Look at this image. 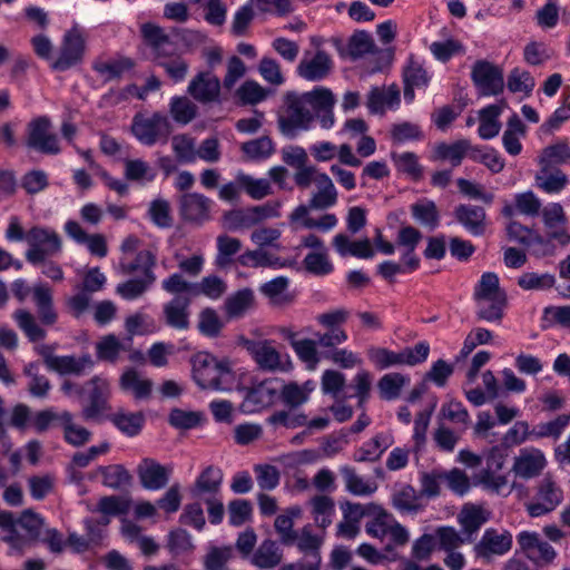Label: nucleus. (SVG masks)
<instances>
[{
	"mask_svg": "<svg viewBox=\"0 0 570 570\" xmlns=\"http://www.w3.org/2000/svg\"><path fill=\"white\" fill-rule=\"evenodd\" d=\"M570 159V147L566 141H559L546 147L539 158L540 166L553 167L554 165L566 164Z\"/></svg>",
	"mask_w": 570,
	"mask_h": 570,
	"instance_id": "nucleus-47",
	"label": "nucleus"
},
{
	"mask_svg": "<svg viewBox=\"0 0 570 570\" xmlns=\"http://www.w3.org/2000/svg\"><path fill=\"white\" fill-rule=\"evenodd\" d=\"M242 345L250 353L259 368L272 372L281 368V355L269 341L242 338Z\"/></svg>",
	"mask_w": 570,
	"mask_h": 570,
	"instance_id": "nucleus-14",
	"label": "nucleus"
},
{
	"mask_svg": "<svg viewBox=\"0 0 570 570\" xmlns=\"http://www.w3.org/2000/svg\"><path fill=\"white\" fill-rule=\"evenodd\" d=\"M335 104L334 96L330 89H316V98L314 104V118L316 117L321 126L328 129L334 124L333 106Z\"/></svg>",
	"mask_w": 570,
	"mask_h": 570,
	"instance_id": "nucleus-30",
	"label": "nucleus"
},
{
	"mask_svg": "<svg viewBox=\"0 0 570 570\" xmlns=\"http://www.w3.org/2000/svg\"><path fill=\"white\" fill-rule=\"evenodd\" d=\"M222 482L223 472L209 465L199 474L191 492L195 497H199L203 493L216 494L220 489Z\"/></svg>",
	"mask_w": 570,
	"mask_h": 570,
	"instance_id": "nucleus-36",
	"label": "nucleus"
},
{
	"mask_svg": "<svg viewBox=\"0 0 570 570\" xmlns=\"http://www.w3.org/2000/svg\"><path fill=\"white\" fill-rule=\"evenodd\" d=\"M404 80V97L407 100H413L414 88L426 86L429 76L426 70L411 57L409 63L403 71Z\"/></svg>",
	"mask_w": 570,
	"mask_h": 570,
	"instance_id": "nucleus-31",
	"label": "nucleus"
},
{
	"mask_svg": "<svg viewBox=\"0 0 570 570\" xmlns=\"http://www.w3.org/2000/svg\"><path fill=\"white\" fill-rule=\"evenodd\" d=\"M316 89L302 95L289 91L284 96V104L278 112L277 124L281 132L296 137L298 130H307L314 120Z\"/></svg>",
	"mask_w": 570,
	"mask_h": 570,
	"instance_id": "nucleus-1",
	"label": "nucleus"
},
{
	"mask_svg": "<svg viewBox=\"0 0 570 570\" xmlns=\"http://www.w3.org/2000/svg\"><path fill=\"white\" fill-rule=\"evenodd\" d=\"M156 256L150 250H140L137 253L134 262L119 264V271L124 275H131L140 271L142 278H132L118 284L116 291L125 299H135L141 296L155 282Z\"/></svg>",
	"mask_w": 570,
	"mask_h": 570,
	"instance_id": "nucleus-2",
	"label": "nucleus"
},
{
	"mask_svg": "<svg viewBox=\"0 0 570 570\" xmlns=\"http://www.w3.org/2000/svg\"><path fill=\"white\" fill-rule=\"evenodd\" d=\"M512 547V535L508 531L499 533L495 529H487L481 540L474 546L476 557L491 559L502 556Z\"/></svg>",
	"mask_w": 570,
	"mask_h": 570,
	"instance_id": "nucleus-11",
	"label": "nucleus"
},
{
	"mask_svg": "<svg viewBox=\"0 0 570 570\" xmlns=\"http://www.w3.org/2000/svg\"><path fill=\"white\" fill-rule=\"evenodd\" d=\"M556 283L552 274L524 273L518 279V285L527 291H543L551 288Z\"/></svg>",
	"mask_w": 570,
	"mask_h": 570,
	"instance_id": "nucleus-59",
	"label": "nucleus"
},
{
	"mask_svg": "<svg viewBox=\"0 0 570 570\" xmlns=\"http://www.w3.org/2000/svg\"><path fill=\"white\" fill-rule=\"evenodd\" d=\"M266 97L267 91L254 80H246L236 90V98L243 106L256 105L263 101Z\"/></svg>",
	"mask_w": 570,
	"mask_h": 570,
	"instance_id": "nucleus-57",
	"label": "nucleus"
},
{
	"mask_svg": "<svg viewBox=\"0 0 570 570\" xmlns=\"http://www.w3.org/2000/svg\"><path fill=\"white\" fill-rule=\"evenodd\" d=\"M17 525L19 524L11 511H0V529L7 533L2 540L9 543L11 548L22 551L24 544L29 541L19 533Z\"/></svg>",
	"mask_w": 570,
	"mask_h": 570,
	"instance_id": "nucleus-38",
	"label": "nucleus"
},
{
	"mask_svg": "<svg viewBox=\"0 0 570 570\" xmlns=\"http://www.w3.org/2000/svg\"><path fill=\"white\" fill-rule=\"evenodd\" d=\"M18 326L31 342H39L46 337V331L39 326L36 317L26 309H18L13 315Z\"/></svg>",
	"mask_w": 570,
	"mask_h": 570,
	"instance_id": "nucleus-46",
	"label": "nucleus"
},
{
	"mask_svg": "<svg viewBox=\"0 0 570 570\" xmlns=\"http://www.w3.org/2000/svg\"><path fill=\"white\" fill-rule=\"evenodd\" d=\"M94 361L89 354H85L79 358L75 356H60L58 364L53 372L61 375L75 374L81 375L86 368H91Z\"/></svg>",
	"mask_w": 570,
	"mask_h": 570,
	"instance_id": "nucleus-50",
	"label": "nucleus"
},
{
	"mask_svg": "<svg viewBox=\"0 0 570 570\" xmlns=\"http://www.w3.org/2000/svg\"><path fill=\"white\" fill-rule=\"evenodd\" d=\"M26 146L45 155H58L61 151L49 117L40 116L28 124Z\"/></svg>",
	"mask_w": 570,
	"mask_h": 570,
	"instance_id": "nucleus-6",
	"label": "nucleus"
},
{
	"mask_svg": "<svg viewBox=\"0 0 570 570\" xmlns=\"http://www.w3.org/2000/svg\"><path fill=\"white\" fill-rule=\"evenodd\" d=\"M87 385L91 386L89 393V405L83 409V417L87 420L98 417L108 409L107 399L109 395V384L105 379L94 376Z\"/></svg>",
	"mask_w": 570,
	"mask_h": 570,
	"instance_id": "nucleus-18",
	"label": "nucleus"
},
{
	"mask_svg": "<svg viewBox=\"0 0 570 570\" xmlns=\"http://www.w3.org/2000/svg\"><path fill=\"white\" fill-rule=\"evenodd\" d=\"M341 474L345 481L346 490L354 495H368L376 490V485L361 478L351 466H342Z\"/></svg>",
	"mask_w": 570,
	"mask_h": 570,
	"instance_id": "nucleus-48",
	"label": "nucleus"
},
{
	"mask_svg": "<svg viewBox=\"0 0 570 570\" xmlns=\"http://www.w3.org/2000/svg\"><path fill=\"white\" fill-rule=\"evenodd\" d=\"M471 149V142L468 139H459L452 144L440 142L435 146L433 159L450 160L453 167L461 165L463 158Z\"/></svg>",
	"mask_w": 570,
	"mask_h": 570,
	"instance_id": "nucleus-27",
	"label": "nucleus"
},
{
	"mask_svg": "<svg viewBox=\"0 0 570 570\" xmlns=\"http://www.w3.org/2000/svg\"><path fill=\"white\" fill-rule=\"evenodd\" d=\"M121 350L122 345L114 334L104 336L96 345L98 360L110 363L117 361Z\"/></svg>",
	"mask_w": 570,
	"mask_h": 570,
	"instance_id": "nucleus-62",
	"label": "nucleus"
},
{
	"mask_svg": "<svg viewBox=\"0 0 570 570\" xmlns=\"http://www.w3.org/2000/svg\"><path fill=\"white\" fill-rule=\"evenodd\" d=\"M238 186L253 199L259 200L272 194L271 183L265 179H256L249 175L239 173L237 175Z\"/></svg>",
	"mask_w": 570,
	"mask_h": 570,
	"instance_id": "nucleus-42",
	"label": "nucleus"
},
{
	"mask_svg": "<svg viewBox=\"0 0 570 570\" xmlns=\"http://www.w3.org/2000/svg\"><path fill=\"white\" fill-rule=\"evenodd\" d=\"M119 385L122 391L132 392L135 399L146 400L150 397L154 384L151 380L140 379L135 368H128L121 374Z\"/></svg>",
	"mask_w": 570,
	"mask_h": 570,
	"instance_id": "nucleus-28",
	"label": "nucleus"
},
{
	"mask_svg": "<svg viewBox=\"0 0 570 570\" xmlns=\"http://www.w3.org/2000/svg\"><path fill=\"white\" fill-rule=\"evenodd\" d=\"M288 278L278 276L259 286V292L269 299V303L277 307L291 305L295 295L287 292Z\"/></svg>",
	"mask_w": 570,
	"mask_h": 570,
	"instance_id": "nucleus-22",
	"label": "nucleus"
},
{
	"mask_svg": "<svg viewBox=\"0 0 570 570\" xmlns=\"http://www.w3.org/2000/svg\"><path fill=\"white\" fill-rule=\"evenodd\" d=\"M65 232L77 243L87 244L88 249L92 255L98 257H105L107 255V244L104 235H88L76 220H68L65 224Z\"/></svg>",
	"mask_w": 570,
	"mask_h": 570,
	"instance_id": "nucleus-20",
	"label": "nucleus"
},
{
	"mask_svg": "<svg viewBox=\"0 0 570 570\" xmlns=\"http://www.w3.org/2000/svg\"><path fill=\"white\" fill-rule=\"evenodd\" d=\"M238 262L242 266L252 268L259 267H284L285 262L281 257L273 254L268 249L259 248L253 250H246L238 257Z\"/></svg>",
	"mask_w": 570,
	"mask_h": 570,
	"instance_id": "nucleus-29",
	"label": "nucleus"
},
{
	"mask_svg": "<svg viewBox=\"0 0 570 570\" xmlns=\"http://www.w3.org/2000/svg\"><path fill=\"white\" fill-rule=\"evenodd\" d=\"M242 248V242L238 238L229 237L227 235H220L217 237V249L218 254L216 257V264L219 267H225L232 261L230 257L238 253Z\"/></svg>",
	"mask_w": 570,
	"mask_h": 570,
	"instance_id": "nucleus-58",
	"label": "nucleus"
},
{
	"mask_svg": "<svg viewBox=\"0 0 570 570\" xmlns=\"http://www.w3.org/2000/svg\"><path fill=\"white\" fill-rule=\"evenodd\" d=\"M33 299L42 324L53 325L57 322L58 316L56 311L53 309L51 289L45 285L35 286Z\"/></svg>",
	"mask_w": 570,
	"mask_h": 570,
	"instance_id": "nucleus-33",
	"label": "nucleus"
},
{
	"mask_svg": "<svg viewBox=\"0 0 570 570\" xmlns=\"http://www.w3.org/2000/svg\"><path fill=\"white\" fill-rule=\"evenodd\" d=\"M100 472L104 476V484L112 489L129 485L132 481L130 473L120 464L101 466Z\"/></svg>",
	"mask_w": 570,
	"mask_h": 570,
	"instance_id": "nucleus-56",
	"label": "nucleus"
},
{
	"mask_svg": "<svg viewBox=\"0 0 570 570\" xmlns=\"http://www.w3.org/2000/svg\"><path fill=\"white\" fill-rule=\"evenodd\" d=\"M391 157L395 163V166L399 171L409 175L414 180H419L422 178L423 168L419 164L417 156L414 153H392Z\"/></svg>",
	"mask_w": 570,
	"mask_h": 570,
	"instance_id": "nucleus-51",
	"label": "nucleus"
},
{
	"mask_svg": "<svg viewBox=\"0 0 570 570\" xmlns=\"http://www.w3.org/2000/svg\"><path fill=\"white\" fill-rule=\"evenodd\" d=\"M409 381V377L401 373L383 375L377 383L381 397L387 401L397 399L401 395L403 386L407 384Z\"/></svg>",
	"mask_w": 570,
	"mask_h": 570,
	"instance_id": "nucleus-40",
	"label": "nucleus"
},
{
	"mask_svg": "<svg viewBox=\"0 0 570 570\" xmlns=\"http://www.w3.org/2000/svg\"><path fill=\"white\" fill-rule=\"evenodd\" d=\"M391 435L377 434L364 448L358 449L353 459L356 462H374L392 444Z\"/></svg>",
	"mask_w": 570,
	"mask_h": 570,
	"instance_id": "nucleus-35",
	"label": "nucleus"
},
{
	"mask_svg": "<svg viewBox=\"0 0 570 570\" xmlns=\"http://www.w3.org/2000/svg\"><path fill=\"white\" fill-rule=\"evenodd\" d=\"M135 67V61L128 57L120 59L98 62L94 69L100 75H107V80L119 79L124 72L131 70Z\"/></svg>",
	"mask_w": 570,
	"mask_h": 570,
	"instance_id": "nucleus-55",
	"label": "nucleus"
},
{
	"mask_svg": "<svg viewBox=\"0 0 570 570\" xmlns=\"http://www.w3.org/2000/svg\"><path fill=\"white\" fill-rule=\"evenodd\" d=\"M297 548L305 553H311L313 561L312 563L318 564L321 563L320 557V547L322 544V540L312 533L311 527L305 525L302 529L301 535H297Z\"/></svg>",
	"mask_w": 570,
	"mask_h": 570,
	"instance_id": "nucleus-60",
	"label": "nucleus"
},
{
	"mask_svg": "<svg viewBox=\"0 0 570 570\" xmlns=\"http://www.w3.org/2000/svg\"><path fill=\"white\" fill-rule=\"evenodd\" d=\"M282 561V553L275 541L265 540L253 556L252 562L262 569H273Z\"/></svg>",
	"mask_w": 570,
	"mask_h": 570,
	"instance_id": "nucleus-37",
	"label": "nucleus"
},
{
	"mask_svg": "<svg viewBox=\"0 0 570 570\" xmlns=\"http://www.w3.org/2000/svg\"><path fill=\"white\" fill-rule=\"evenodd\" d=\"M419 495L412 485H404L393 495V505L402 512H416L420 509Z\"/></svg>",
	"mask_w": 570,
	"mask_h": 570,
	"instance_id": "nucleus-64",
	"label": "nucleus"
},
{
	"mask_svg": "<svg viewBox=\"0 0 570 570\" xmlns=\"http://www.w3.org/2000/svg\"><path fill=\"white\" fill-rule=\"evenodd\" d=\"M412 216L422 225L434 228L439 225V212L433 202L416 203L411 206Z\"/></svg>",
	"mask_w": 570,
	"mask_h": 570,
	"instance_id": "nucleus-61",
	"label": "nucleus"
},
{
	"mask_svg": "<svg viewBox=\"0 0 570 570\" xmlns=\"http://www.w3.org/2000/svg\"><path fill=\"white\" fill-rule=\"evenodd\" d=\"M476 302L507 298L505 292L500 288L499 277L495 273L482 274L479 284L476 285L473 294Z\"/></svg>",
	"mask_w": 570,
	"mask_h": 570,
	"instance_id": "nucleus-32",
	"label": "nucleus"
},
{
	"mask_svg": "<svg viewBox=\"0 0 570 570\" xmlns=\"http://www.w3.org/2000/svg\"><path fill=\"white\" fill-rule=\"evenodd\" d=\"M276 390L268 382H262L249 389L242 403L245 412H257L261 409L271 405L274 402Z\"/></svg>",
	"mask_w": 570,
	"mask_h": 570,
	"instance_id": "nucleus-23",
	"label": "nucleus"
},
{
	"mask_svg": "<svg viewBox=\"0 0 570 570\" xmlns=\"http://www.w3.org/2000/svg\"><path fill=\"white\" fill-rule=\"evenodd\" d=\"M188 94L202 104H210L219 100L220 80L212 71L196 75L188 86Z\"/></svg>",
	"mask_w": 570,
	"mask_h": 570,
	"instance_id": "nucleus-12",
	"label": "nucleus"
},
{
	"mask_svg": "<svg viewBox=\"0 0 570 570\" xmlns=\"http://www.w3.org/2000/svg\"><path fill=\"white\" fill-rule=\"evenodd\" d=\"M26 242L30 247L45 248L53 254L61 250V238L52 229L35 226L26 234Z\"/></svg>",
	"mask_w": 570,
	"mask_h": 570,
	"instance_id": "nucleus-26",
	"label": "nucleus"
},
{
	"mask_svg": "<svg viewBox=\"0 0 570 570\" xmlns=\"http://www.w3.org/2000/svg\"><path fill=\"white\" fill-rule=\"evenodd\" d=\"M505 106L507 102L501 100L500 104L490 105L480 110V126L478 131L481 138L491 139L500 132L501 122L499 121V116Z\"/></svg>",
	"mask_w": 570,
	"mask_h": 570,
	"instance_id": "nucleus-25",
	"label": "nucleus"
},
{
	"mask_svg": "<svg viewBox=\"0 0 570 570\" xmlns=\"http://www.w3.org/2000/svg\"><path fill=\"white\" fill-rule=\"evenodd\" d=\"M299 513V508H291L287 510L286 514H281L275 519L274 527L284 546H292L297 540V533L293 530V518L298 517Z\"/></svg>",
	"mask_w": 570,
	"mask_h": 570,
	"instance_id": "nucleus-41",
	"label": "nucleus"
},
{
	"mask_svg": "<svg viewBox=\"0 0 570 570\" xmlns=\"http://www.w3.org/2000/svg\"><path fill=\"white\" fill-rule=\"evenodd\" d=\"M17 523L26 531L24 537L29 542H35L39 539L43 519L33 510H23L19 519H17Z\"/></svg>",
	"mask_w": 570,
	"mask_h": 570,
	"instance_id": "nucleus-53",
	"label": "nucleus"
},
{
	"mask_svg": "<svg viewBox=\"0 0 570 570\" xmlns=\"http://www.w3.org/2000/svg\"><path fill=\"white\" fill-rule=\"evenodd\" d=\"M537 497V502L527 504V511L533 518L553 511L561 503L563 493L550 476H546L538 485Z\"/></svg>",
	"mask_w": 570,
	"mask_h": 570,
	"instance_id": "nucleus-9",
	"label": "nucleus"
},
{
	"mask_svg": "<svg viewBox=\"0 0 570 570\" xmlns=\"http://www.w3.org/2000/svg\"><path fill=\"white\" fill-rule=\"evenodd\" d=\"M312 513L314 520L320 528H327L332 523L331 517L335 511V503L331 497L315 495L311 499Z\"/></svg>",
	"mask_w": 570,
	"mask_h": 570,
	"instance_id": "nucleus-39",
	"label": "nucleus"
},
{
	"mask_svg": "<svg viewBox=\"0 0 570 570\" xmlns=\"http://www.w3.org/2000/svg\"><path fill=\"white\" fill-rule=\"evenodd\" d=\"M507 234L510 239L524 246H530L532 244L541 246L547 245L546 238H543L539 233L515 220L508 225Z\"/></svg>",
	"mask_w": 570,
	"mask_h": 570,
	"instance_id": "nucleus-43",
	"label": "nucleus"
},
{
	"mask_svg": "<svg viewBox=\"0 0 570 570\" xmlns=\"http://www.w3.org/2000/svg\"><path fill=\"white\" fill-rule=\"evenodd\" d=\"M210 204L202 194L187 193L179 199V212L184 220L200 225L210 218Z\"/></svg>",
	"mask_w": 570,
	"mask_h": 570,
	"instance_id": "nucleus-10",
	"label": "nucleus"
},
{
	"mask_svg": "<svg viewBox=\"0 0 570 570\" xmlns=\"http://www.w3.org/2000/svg\"><path fill=\"white\" fill-rule=\"evenodd\" d=\"M255 306V294L249 287L242 288L229 295L224 303L228 318H239Z\"/></svg>",
	"mask_w": 570,
	"mask_h": 570,
	"instance_id": "nucleus-24",
	"label": "nucleus"
},
{
	"mask_svg": "<svg viewBox=\"0 0 570 570\" xmlns=\"http://www.w3.org/2000/svg\"><path fill=\"white\" fill-rule=\"evenodd\" d=\"M348 55L352 59H358L367 53L376 51L375 42L372 36L364 30L356 31L348 40Z\"/></svg>",
	"mask_w": 570,
	"mask_h": 570,
	"instance_id": "nucleus-49",
	"label": "nucleus"
},
{
	"mask_svg": "<svg viewBox=\"0 0 570 570\" xmlns=\"http://www.w3.org/2000/svg\"><path fill=\"white\" fill-rule=\"evenodd\" d=\"M189 305L190 299L184 296H175L164 305L165 323L175 330L186 331L189 328Z\"/></svg>",
	"mask_w": 570,
	"mask_h": 570,
	"instance_id": "nucleus-19",
	"label": "nucleus"
},
{
	"mask_svg": "<svg viewBox=\"0 0 570 570\" xmlns=\"http://www.w3.org/2000/svg\"><path fill=\"white\" fill-rule=\"evenodd\" d=\"M170 115L175 121L186 125L197 115V106L187 97H175L170 102Z\"/></svg>",
	"mask_w": 570,
	"mask_h": 570,
	"instance_id": "nucleus-52",
	"label": "nucleus"
},
{
	"mask_svg": "<svg viewBox=\"0 0 570 570\" xmlns=\"http://www.w3.org/2000/svg\"><path fill=\"white\" fill-rule=\"evenodd\" d=\"M111 422L128 436L137 435L144 425L145 416L141 412H117L110 417Z\"/></svg>",
	"mask_w": 570,
	"mask_h": 570,
	"instance_id": "nucleus-44",
	"label": "nucleus"
},
{
	"mask_svg": "<svg viewBox=\"0 0 570 570\" xmlns=\"http://www.w3.org/2000/svg\"><path fill=\"white\" fill-rule=\"evenodd\" d=\"M170 469L154 459L146 458L137 466L140 484L147 490L164 489L169 481Z\"/></svg>",
	"mask_w": 570,
	"mask_h": 570,
	"instance_id": "nucleus-13",
	"label": "nucleus"
},
{
	"mask_svg": "<svg viewBox=\"0 0 570 570\" xmlns=\"http://www.w3.org/2000/svg\"><path fill=\"white\" fill-rule=\"evenodd\" d=\"M454 217L470 234L481 236L487 228L485 209L476 205L460 204L454 209Z\"/></svg>",
	"mask_w": 570,
	"mask_h": 570,
	"instance_id": "nucleus-16",
	"label": "nucleus"
},
{
	"mask_svg": "<svg viewBox=\"0 0 570 570\" xmlns=\"http://www.w3.org/2000/svg\"><path fill=\"white\" fill-rule=\"evenodd\" d=\"M471 78L482 96H497L504 89L503 70L487 60L474 62Z\"/></svg>",
	"mask_w": 570,
	"mask_h": 570,
	"instance_id": "nucleus-7",
	"label": "nucleus"
},
{
	"mask_svg": "<svg viewBox=\"0 0 570 570\" xmlns=\"http://www.w3.org/2000/svg\"><path fill=\"white\" fill-rule=\"evenodd\" d=\"M333 68L331 57L318 50L312 59L304 58L297 66V73L309 81H318L327 77Z\"/></svg>",
	"mask_w": 570,
	"mask_h": 570,
	"instance_id": "nucleus-17",
	"label": "nucleus"
},
{
	"mask_svg": "<svg viewBox=\"0 0 570 570\" xmlns=\"http://www.w3.org/2000/svg\"><path fill=\"white\" fill-rule=\"evenodd\" d=\"M547 464L543 453L538 449H522L514 458L512 471L522 479L538 476Z\"/></svg>",
	"mask_w": 570,
	"mask_h": 570,
	"instance_id": "nucleus-15",
	"label": "nucleus"
},
{
	"mask_svg": "<svg viewBox=\"0 0 570 570\" xmlns=\"http://www.w3.org/2000/svg\"><path fill=\"white\" fill-rule=\"evenodd\" d=\"M223 224L228 230H238L256 225L250 207L226 212L223 215Z\"/></svg>",
	"mask_w": 570,
	"mask_h": 570,
	"instance_id": "nucleus-54",
	"label": "nucleus"
},
{
	"mask_svg": "<svg viewBox=\"0 0 570 570\" xmlns=\"http://www.w3.org/2000/svg\"><path fill=\"white\" fill-rule=\"evenodd\" d=\"M173 131L168 117L154 112L150 117L135 115L131 124L132 135L144 145L153 146L157 141L166 142Z\"/></svg>",
	"mask_w": 570,
	"mask_h": 570,
	"instance_id": "nucleus-5",
	"label": "nucleus"
},
{
	"mask_svg": "<svg viewBox=\"0 0 570 570\" xmlns=\"http://www.w3.org/2000/svg\"><path fill=\"white\" fill-rule=\"evenodd\" d=\"M430 353V346L420 342L414 347H405L400 352H393L384 347H372L368 350V358L380 370L394 365H416L424 362Z\"/></svg>",
	"mask_w": 570,
	"mask_h": 570,
	"instance_id": "nucleus-4",
	"label": "nucleus"
},
{
	"mask_svg": "<svg viewBox=\"0 0 570 570\" xmlns=\"http://www.w3.org/2000/svg\"><path fill=\"white\" fill-rule=\"evenodd\" d=\"M190 362L193 379L203 390H222L225 376L232 373L229 360H218L208 352L196 353Z\"/></svg>",
	"mask_w": 570,
	"mask_h": 570,
	"instance_id": "nucleus-3",
	"label": "nucleus"
},
{
	"mask_svg": "<svg viewBox=\"0 0 570 570\" xmlns=\"http://www.w3.org/2000/svg\"><path fill=\"white\" fill-rule=\"evenodd\" d=\"M223 327L224 322L214 308L206 307L199 312L197 328L204 336L217 337Z\"/></svg>",
	"mask_w": 570,
	"mask_h": 570,
	"instance_id": "nucleus-45",
	"label": "nucleus"
},
{
	"mask_svg": "<svg viewBox=\"0 0 570 570\" xmlns=\"http://www.w3.org/2000/svg\"><path fill=\"white\" fill-rule=\"evenodd\" d=\"M85 52V40L77 28H72L63 36L58 58L51 67L58 71H65L82 59Z\"/></svg>",
	"mask_w": 570,
	"mask_h": 570,
	"instance_id": "nucleus-8",
	"label": "nucleus"
},
{
	"mask_svg": "<svg viewBox=\"0 0 570 570\" xmlns=\"http://www.w3.org/2000/svg\"><path fill=\"white\" fill-rule=\"evenodd\" d=\"M488 521V514L481 507L466 504L458 514V522L462 528V534L468 543L473 541V535Z\"/></svg>",
	"mask_w": 570,
	"mask_h": 570,
	"instance_id": "nucleus-21",
	"label": "nucleus"
},
{
	"mask_svg": "<svg viewBox=\"0 0 570 570\" xmlns=\"http://www.w3.org/2000/svg\"><path fill=\"white\" fill-rule=\"evenodd\" d=\"M538 187L546 193L553 194L561 191L568 184L567 175L557 167L541 166L540 171L535 176Z\"/></svg>",
	"mask_w": 570,
	"mask_h": 570,
	"instance_id": "nucleus-34",
	"label": "nucleus"
},
{
	"mask_svg": "<svg viewBox=\"0 0 570 570\" xmlns=\"http://www.w3.org/2000/svg\"><path fill=\"white\" fill-rule=\"evenodd\" d=\"M226 289L227 285L219 276L209 275L197 284L194 295L203 294L212 299H218L225 294Z\"/></svg>",
	"mask_w": 570,
	"mask_h": 570,
	"instance_id": "nucleus-63",
	"label": "nucleus"
}]
</instances>
